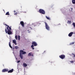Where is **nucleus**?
<instances>
[{
	"mask_svg": "<svg viewBox=\"0 0 75 75\" xmlns=\"http://www.w3.org/2000/svg\"><path fill=\"white\" fill-rule=\"evenodd\" d=\"M39 11L40 13H41V14H45V13L44 10L41 9H40Z\"/></svg>",
	"mask_w": 75,
	"mask_h": 75,
	"instance_id": "f257e3e1",
	"label": "nucleus"
},
{
	"mask_svg": "<svg viewBox=\"0 0 75 75\" xmlns=\"http://www.w3.org/2000/svg\"><path fill=\"white\" fill-rule=\"evenodd\" d=\"M20 54H22V55H24V54H26V52L21 50L20 51Z\"/></svg>",
	"mask_w": 75,
	"mask_h": 75,
	"instance_id": "f03ea898",
	"label": "nucleus"
},
{
	"mask_svg": "<svg viewBox=\"0 0 75 75\" xmlns=\"http://www.w3.org/2000/svg\"><path fill=\"white\" fill-rule=\"evenodd\" d=\"M45 27L46 28L47 30H50V27L48 26V24H47V23H46V22H45Z\"/></svg>",
	"mask_w": 75,
	"mask_h": 75,
	"instance_id": "7ed1b4c3",
	"label": "nucleus"
},
{
	"mask_svg": "<svg viewBox=\"0 0 75 75\" xmlns=\"http://www.w3.org/2000/svg\"><path fill=\"white\" fill-rule=\"evenodd\" d=\"M5 25H6V26H7V30L8 31V30H11V28L9 26L6 24Z\"/></svg>",
	"mask_w": 75,
	"mask_h": 75,
	"instance_id": "20e7f679",
	"label": "nucleus"
},
{
	"mask_svg": "<svg viewBox=\"0 0 75 75\" xmlns=\"http://www.w3.org/2000/svg\"><path fill=\"white\" fill-rule=\"evenodd\" d=\"M59 57L60 58H61V59H64V58H65V56L64 55H61Z\"/></svg>",
	"mask_w": 75,
	"mask_h": 75,
	"instance_id": "39448f33",
	"label": "nucleus"
},
{
	"mask_svg": "<svg viewBox=\"0 0 75 75\" xmlns=\"http://www.w3.org/2000/svg\"><path fill=\"white\" fill-rule=\"evenodd\" d=\"M32 45H33L34 46H37V44L35 42H33L32 43Z\"/></svg>",
	"mask_w": 75,
	"mask_h": 75,
	"instance_id": "423d86ee",
	"label": "nucleus"
},
{
	"mask_svg": "<svg viewBox=\"0 0 75 75\" xmlns=\"http://www.w3.org/2000/svg\"><path fill=\"white\" fill-rule=\"evenodd\" d=\"M8 71V70L7 69H4L2 71V72H7Z\"/></svg>",
	"mask_w": 75,
	"mask_h": 75,
	"instance_id": "0eeeda50",
	"label": "nucleus"
},
{
	"mask_svg": "<svg viewBox=\"0 0 75 75\" xmlns=\"http://www.w3.org/2000/svg\"><path fill=\"white\" fill-rule=\"evenodd\" d=\"M7 33L8 34H9V35H10L12 34V32H11L10 30H8Z\"/></svg>",
	"mask_w": 75,
	"mask_h": 75,
	"instance_id": "6e6552de",
	"label": "nucleus"
},
{
	"mask_svg": "<svg viewBox=\"0 0 75 75\" xmlns=\"http://www.w3.org/2000/svg\"><path fill=\"white\" fill-rule=\"evenodd\" d=\"M13 43H14V44H15V45H17V41L16 40L14 39V40H13Z\"/></svg>",
	"mask_w": 75,
	"mask_h": 75,
	"instance_id": "1a4fd4ad",
	"label": "nucleus"
},
{
	"mask_svg": "<svg viewBox=\"0 0 75 75\" xmlns=\"http://www.w3.org/2000/svg\"><path fill=\"white\" fill-rule=\"evenodd\" d=\"M20 24H21V25H22L23 27H24V22H23V21H22L21 22Z\"/></svg>",
	"mask_w": 75,
	"mask_h": 75,
	"instance_id": "9d476101",
	"label": "nucleus"
},
{
	"mask_svg": "<svg viewBox=\"0 0 75 75\" xmlns=\"http://www.w3.org/2000/svg\"><path fill=\"white\" fill-rule=\"evenodd\" d=\"M20 57L22 59H23V55L22 54H20Z\"/></svg>",
	"mask_w": 75,
	"mask_h": 75,
	"instance_id": "9b49d317",
	"label": "nucleus"
},
{
	"mask_svg": "<svg viewBox=\"0 0 75 75\" xmlns=\"http://www.w3.org/2000/svg\"><path fill=\"white\" fill-rule=\"evenodd\" d=\"M73 34V32H71L69 33V37H71L72 36V35Z\"/></svg>",
	"mask_w": 75,
	"mask_h": 75,
	"instance_id": "f8f14e48",
	"label": "nucleus"
},
{
	"mask_svg": "<svg viewBox=\"0 0 75 75\" xmlns=\"http://www.w3.org/2000/svg\"><path fill=\"white\" fill-rule=\"evenodd\" d=\"M13 71V69H12L11 70H10L9 71H8V73H11Z\"/></svg>",
	"mask_w": 75,
	"mask_h": 75,
	"instance_id": "ddd939ff",
	"label": "nucleus"
},
{
	"mask_svg": "<svg viewBox=\"0 0 75 75\" xmlns=\"http://www.w3.org/2000/svg\"><path fill=\"white\" fill-rule=\"evenodd\" d=\"M23 65L24 67H27V64L26 63H24Z\"/></svg>",
	"mask_w": 75,
	"mask_h": 75,
	"instance_id": "4468645a",
	"label": "nucleus"
},
{
	"mask_svg": "<svg viewBox=\"0 0 75 75\" xmlns=\"http://www.w3.org/2000/svg\"><path fill=\"white\" fill-rule=\"evenodd\" d=\"M9 45L11 48H12V47L11 45V42H10L9 43Z\"/></svg>",
	"mask_w": 75,
	"mask_h": 75,
	"instance_id": "2eb2a0df",
	"label": "nucleus"
},
{
	"mask_svg": "<svg viewBox=\"0 0 75 75\" xmlns=\"http://www.w3.org/2000/svg\"><path fill=\"white\" fill-rule=\"evenodd\" d=\"M67 23L69 24H71V21H68L67 22Z\"/></svg>",
	"mask_w": 75,
	"mask_h": 75,
	"instance_id": "dca6fc26",
	"label": "nucleus"
},
{
	"mask_svg": "<svg viewBox=\"0 0 75 75\" xmlns=\"http://www.w3.org/2000/svg\"><path fill=\"white\" fill-rule=\"evenodd\" d=\"M28 56H32V53H29L28 54Z\"/></svg>",
	"mask_w": 75,
	"mask_h": 75,
	"instance_id": "f3484780",
	"label": "nucleus"
},
{
	"mask_svg": "<svg viewBox=\"0 0 75 75\" xmlns=\"http://www.w3.org/2000/svg\"><path fill=\"white\" fill-rule=\"evenodd\" d=\"M18 39L19 41H20V36L18 35Z\"/></svg>",
	"mask_w": 75,
	"mask_h": 75,
	"instance_id": "a211bd4d",
	"label": "nucleus"
},
{
	"mask_svg": "<svg viewBox=\"0 0 75 75\" xmlns=\"http://www.w3.org/2000/svg\"><path fill=\"white\" fill-rule=\"evenodd\" d=\"M34 46L33 45H32L31 46V47L32 48L33 50H34Z\"/></svg>",
	"mask_w": 75,
	"mask_h": 75,
	"instance_id": "6ab92c4d",
	"label": "nucleus"
},
{
	"mask_svg": "<svg viewBox=\"0 0 75 75\" xmlns=\"http://www.w3.org/2000/svg\"><path fill=\"white\" fill-rule=\"evenodd\" d=\"M72 2L73 4H75V0H73Z\"/></svg>",
	"mask_w": 75,
	"mask_h": 75,
	"instance_id": "aec40b11",
	"label": "nucleus"
},
{
	"mask_svg": "<svg viewBox=\"0 0 75 75\" xmlns=\"http://www.w3.org/2000/svg\"><path fill=\"white\" fill-rule=\"evenodd\" d=\"M15 49H18V47L17 46H16L15 47Z\"/></svg>",
	"mask_w": 75,
	"mask_h": 75,
	"instance_id": "412c9836",
	"label": "nucleus"
},
{
	"mask_svg": "<svg viewBox=\"0 0 75 75\" xmlns=\"http://www.w3.org/2000/svg\"><path fill=\"white\" fill-rule=\"evenodd\" d=\"M6 15H10V14H9V12H7L6 14Z\"/></svg>",
	"mask_w": 75,
	"mask_h": 75,
	"instance_id": "4be33fe9",
	"label": "nucleus"
},
{
	"mask_svg": "<svg viewBox=\"0 0 75 75\" xmlns=\"http://www.w3.org/2000/svg\"><path fill=\"white\" fill-rule=\"evenodd\" d=\"M72 25H73L74 27H75V23L74 22L73 23Z\"/></svg>",
	"mask_w": 75,
	"mask_h": 75,
	"instance_id": "5701e85b",
	"label": "nucleus"
},
{
	"mask_svg": "<svg viewBox=\"0 0 75 75\" xmlns=\"http://www.w3.org/2000/svg\"><path fill=\"white\" fill-rule=\"evenodd\" d=\"M46 17L47 20H50V17H48L47 16H46Z\"/></svg>",
	"mask_w": 75,
	"mask_h": 75,
	"instance_id": "b1692460",
	"label": "nucleus"
},
{
	"mask_svg": "<svg viewBox=\"0 0 75 75\" xmlns=\"http://www.w3.org/2000/svg\"><path fill=\"white\" fill-rule=\"evenodd\" d=\"M17 37H18L17 35L15 36V39H16V40H17Z\"/></svg>",
	"mask_w": 75,
	"mask_h": 75,
	"instance_id": "393cba45",
	"label": "nucleus"
},
{
	"mask_svg": "<svg viewBox=\"0 0 75 75\" xmlns=\"http://www.w3.org/2000/svg\"><path fill=\"white\" fill-rule=\"evenodd\" d=\"M5 32H6V34H7V30L6 29H5Z\"/></svg>",
	"mask_w": 75,
	"mask_h": 75,
	"instance_id": "a878e982",
	"label": "nucleus"
},
{
	"mask_svg": "<svg viewBox=\"0 0 75 75\" xmlns=\"http://www.w3.org/2000/svg\"><path fill=\"white\" fill-rule=\"evenodd\" d=\"M70 8L71 9V11H72V10H73V8Z\"/></svg>",
	"mask_w": 75,
	"mask_h": 75,
	"instance_id": "bb28decb",
	"label": "nucleus"
},
{
	"mask_svg": "<svg viewBox=\"0 0 75 75\" xmlns=\"http://www.w3.org/2000/svg\"><path fill=\"white\" fill-rule=\"evenodd\" d=\"M74 43H75L74 42H72L71 43V44H74Z\"/></svg>",
	"mask_w": 75,
	"mask_h": 75,
	"instance_id": "cd10ccee",
	"label": "nucleus"
},
{
	"mask_svg": "<svg viewBox=\"0 0 75 75\" xmlns=\"http://www.w3.org/2000/svg\"><path fill=\"white\" fill-rule=\"evenodd\" d=\"M17 13H16L14 14L15 15H17Z\"/></svg>",
	"mask_w": 75,
	"mask_h": 75,
	"instance_id": "c85d7f7f",
	"label": "nucleus"
},
{
	"mask_svg": "<svg viewBox=\"0 0 75 75\" xmlns=\"http://www.w3.org/2000/svg\"><path fill=\"white\" fill-rule=\"evenodd\" d=\"M20 62V61H18L17 62L18 63H19V62Z\"/></svg>",
	"mask_w": 75,
	"mask_h": 75,
	"instance_id": "c756f323",
	"label": "nucleus"
},
{
	"mask_svg": "<svg viewBox=\"0 0 75 75\" xmlns=\"http://www.w3.org/2000/svg\"><path fill=\"white\" fill-rule=\"evenodd\" d=\"M70 62H71V63H73L74 62V61H71Z\"/></svg>",
	"mask_w": 75,
	"mask_h": 75,
	"instance_id": "7c9ffc66",
	"label": "nucleus"
},
{
	"mask_svg": "<svg viewBox=\"0 0 75 75\" xmlns=\"http://www.w3.org/2000/svg\"><path fill=\"white\" fill-rule=\"evenodd\" d=\"M72 55H75V54H72Z\"/></svg>",
	"mask_w": 75,
	"mask_h": 75,
	"instance_id": "2f4dec72",
	"label": "nucleus"
},
{
	"mask_svg": "<svg viewBox=\"0 0 75 75\" xmlns=\"http://www.w3.org/2000/svg\"><path fill=\"white\" fill-rule=\"evenodd\" d=\"M74 57H75V54H74Z\"/></svg>",
	"mask_w": 75,
	"mask_h": 75,
	"instance_id": "473e14b6",
	"label": "nucleus"
},
{
	"mask_svg": "<svg viewBox=\"0 0 75 75\" xmlns=\"http://www.w3.org/2000/svg\"><path fill=\"white\" fill-rule=\"evenodd\" d=\"M13 50H14V47H13Z\"/></svg>",
	"mask_w": 75,
	"mask_h": 75,
	"instance_id": "72a5a7b5",
	"label": "nucleus"
},
{
	"mask_svg": "<svg viewBox=\"0 0 75 75\" xmlns=\"http://www.w3.org/2000/svg\"><path fill=\"white\" fill-rule=\"evenodd\" d=\"M14 13H16V11H14Z\"/></svg>",
	"mask_w": 75,
	"mask_h": 75,
	"instance_id": "f704fd0d",
	"label": "nucleus"
},
{
	"mask_svg": "<svg viewBox=\"0 0 75 75\" xmlns=\"http://www.w3.org/2000/svg\"><path fill=\"white\" fill-rule=\"evenodd\" d=\"M31 29H32V28H31Z\"/></svg>",
	"mask_w": 75,
	"mask_h": 75,
	"instance_id": "c9c22d12",
	"label": "nucleus"
}]
</instances>
